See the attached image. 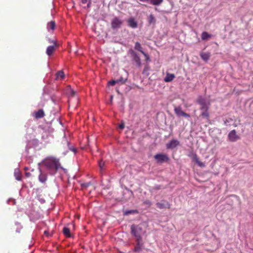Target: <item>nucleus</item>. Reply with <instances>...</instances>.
Segmentation results:
<instances>
[{"label": "nucleus", "instance_id": "1", "mask_svg": "<svg viewBox=\"0 0 253 253\" xmlns=\"http://www.w3.org/2000/svg\"><path fill=\"white\" fill-rule=\"evenodd\" d=\"M42 165L50 175H54L59 169L63 168L59 162V159L55 157L49 156L42 161Z\"/></svg>", "mask_w": 253, "mask_h": 253}, {"label": "nucleus", "instance_id": "2", "mask_svg": "<svg viewBox=\"0 0 253 253\" xmlns=\"http://www.w3.org/2000/svg\"><path fill=\"white\" fill-rule=\"evenodd\" d=\"M197 103L200 106L201 117L203 118L209 119L210 113L209 110L211 106V102L207 101L202 96H199L196 100Z\"/></svg>", "mask_w": 253, "mask_h": 253}, {"label": "nucleus", "instance_id": "3", "mask_svg": "<svg viewBox=\"0 0 253 253\" xmlns=\"http://www.w3.org/2000/svg\"><path fill=\"white\" fill-rule=\"evenodd\" d=\"M131 230L132 234L136 237V240L142 239V229L140 226L133 224L131 226Z\"/></svg>", "mask_w": 253, "mask_h": 253}, {"label": "nucleus", "instance_id": "4", "mask_svg": "<svg viewBox=\"0 0 253 253\" xmlns=\"http://www.w3.org/2000/svg\"><path fill=\"white\" fill-rule=\"evenodd\" d=\"M154 158L158 163L161 164L164 162H168L169 160L168 156L167 154L163 153L157 154L154 156Z\"/></svg>", "mask_w": 253, "mask_h": 253}, {"label": "nucleus", "instance_id": "5", "mask_svg": "<svg viewBox=\"0 0 253 253\" xmlns=\"http://www.w3.org/2000/svg\"><path fill=\"white\" fill-rule=\"evenodd\" d=\"M111 27L113 29L120 28L123 24V20L119 17H115L111 21Z\"/></svg>", "mask_w": 253, "mask_h": 253}, {"label": "nucleus", "instance_id": "6", "mask_svg": "<svg viewBox=\"0 0 253 253\" xmlns=\"http://www.w3.org/2000/svg\"><path fill=\"white\" fill-rule=\"evenodd\" d=\"M52 42L53 45L47 46L46 50V53L49 56H51L59 46L56 41H53Z\"/></svg>", "mask_w": 253, "mask_h": 253}, {"label": "nucleus", "instance_id": "7", "mask_svg": "<svg viewBox=\"0 0 253 253\" xmlns=\"http://www.w3.org/2000/svg\"><path fill=\"white\" fill-rule=\"evenodd\" d=\"M174 111V113L177 116H183L185 118H189L190 117L189 114L186 113L182 110L181 107L180 106L175 107Z\"/></svg>", "mask_w": 253, "mask_h": 253}, {"label": "nucleus", "instance_id": "8", "mask_svg": "<svg viewBox=\"0 0 253 253\" xmlns=\"http://www.w3.org/2000/svg\"><path fill=\"white\" fill-rule=\"evenodd\" d=\"M129 53L132 57L133 60L135 62L136 65L138 67H140L141 65V60L137 54L132 49L129 50Z\"/></svg>", "mask_w": 253, "mask_h": 253}, {"label": "nucleus", "instance_id": "9", "mask_svg": "<svg viewBox=\"0 0 253 253\" xmlns=\"http://www.w3.org/2000/svg\"><path fill=\"white\" fill-rule=\"evenodd\" d=\"M228 138L230 141L235 142L239 139L240 137L236 134L235 130H232L228 134Z\"/></svg>", "mask_w": 253, "mask_h": 253}, {"label": "nucleus", "instance_id": "10", "mask_svg": "<svg viewBox=\"0 0 253 253\" xmlns=\"http://www.w3.org/2000/svg\"><path fill=\"white\" fill-rule=\"evenodd\" d=\"M156 205L157 207L160 209L170 208V205L168 202L166 201H163L162 202H158L156 204Z\"/></svg>", "mask_w": 253, "mask_h": 253}, {"label": "nucleus", "instance_id": "11", "mask_svg": "<svg viewBox=\"0 0 253 253\" xmlns=\"http://www.w3.org/2000/svg\"><path fill=\"white\" fill-rule=\"evenodd\" d=\"M136 245L134 247V251L135 252H140L142 251L143 247V243L141 240H136Z\"/></svg>", "mask_w": 253, "mask_h": 253}, {"label": "nucleus", "instance_id": "12", "mask_svg": "<svg viewBox=\"0 0 253 253\" xmlns=\"http://www.w3.org/2000/svg\"><path fill=\"white\" fill-rule=\"evenodd\" d=\"M134 48L136 50H137L140 51L141 53H142V54L146 57V60H148L149 59V56L142 50V47L140 43L139 42H136L135 43Z\"/></svg>", "mask_w": 253, "mask_h": 253}, {"label": "nucleus", "instance_id": "13", "mask_svg": "<svg viewBox=\"0 0 253 253\" xmlns=\"http://www.w3.org/2000/svg\"><path fill=\"white\" fill-rule=\"evenodd\" d=\"M179 144V142L176 139H172L167 144V149H173Z\"/></svg>", "mask_w": 253, "mask_h": 253}, {"label": "nucleus", "instance_id": "14", "mask_svg": "<svg viewBox=\"0 0 253 253\" xmlns=\"http://www.w3.org/2000/svg\"><path fill=\"white\" fill-rule=\"evenodd\" d=\"M44 115V112L42 109H40L38 111L35 112L33 115L34 117L37 119L42 118Z\"/></svg>", "mask_w": 253, "mask_h": 253}, {"label": "nucleus", "instance_id": "15", "mask_svg": "<svg viewBox=\"0 0 253 253\" xmlns=\"http://www.w3.org/2000/svg\"><path fill=\"white\" fill-rule=\"evenodd\" d=\"M175 78V75L173 74H170L167 73L166 74V76L164 78V81L165 82H171Z\"/></svg>", "mask_w": 253, "mask_h": 253}, {"label": "nucleus", "instance_id": "16", "mask_svg": "<svg viewBox=\"0 0 253 253\" xmlns=\"http://www.w3.org/2000/svg\"><path fill=\"white\" fill-rule=\"evenodd\" d=\"M200 56L204 61L207 62L210 59L211 54L209 52H202L200 53Z\"/></svg>", "mask_w": 253, "mask_h": 253}, {"label": "nucleus", "instance_id": "17", "mask_svg": "<svg viewBox=\"0 0 253 253\" xmlns=\"http://www.w3.org/2000/svg\"><path fill=\"white\" fill-rule=\"evenodd\" d=\"M129 26L132 28H135L137 26V23L135 21L134 19L132 18L129 19L127 21Z\"/></svg>", "mask_w": 253, "mask_h": 253}, {"label": "nucleus", "instance_id": "18", "mask_svg": "<svg viewBox=\"0 0 253 253\" xmlns=\"http://www.w3.org/2000/svg\"><path fill=\"white\" fill-rule=\"evenodd\" d=\"M40 171L41 173L39 176V180L40 182L44 183L47 180V175L45 173L42 172L41 170H40Z\"/></svg>", "mask_w": 253, "mask_h": 253}, {"label": "nucleus", "instance_id": "19", "mask_svg": "<svg viewBox=\"0 0 253 253\" xmlns=\"http://www.w3.org/2000/svg\"><path fill=\"white\" fill-rule=\"evenodd\" d=\"M56 26V24L54 21H51L48 22L47 25V29L48 31L51 30L52 31L54 30Z\"/></svg>", "mask_w": 253, "mask_h": 253}, {"label": "nucleus", "instance_id": "20", "mask_svg": "<svg viewBox=\"0 0 253 253\" xmlns=\"http://www.w3.org/2000/svg\"><path fill=\"white\" fill-rule=\"evenodd\" d=\"M65 77V75L63 71L61 70L58 71L56 74V79H61L63 80Z\"/></svg>", "mask_w": 253, "mask_h": 253}, {"label": "nucleus", "instance_id": "21", "mask_svg": "<svg viewBox=\"0 0 253 253\" xmlns=\"http://www.w3.org/2000/svg\"><path fill=\"white\" fill-rule=\"evenodd\" d=\"M63 232L64 235L67 237H71V234L70 233V230L69 228L64 227L63 229Z\"/></svg>", "mask_w": 253, "mask_h": 253}, {"label": "nucleus", "instance_id": "22", "mask_svg": "<svg viewBox=\"0 0 253 253\" xmlns=\"http://www.w3.org/2000/svg\"><path fill=\"white\" fill-rule=\"evenodd\" d=\"M193 159L200 167H203L205 166L204 164L199 160V159L196 154L194 155Z\"/></svg>", "mask_w": 253, "mask_h": 253}, {"label": "nucleus", "instance_id": "23", "mask_svg": "<svg viewBox=\"0 0 253 253\" xmlns=\"http://www.w3.org/2000/svg\"><path fill=\"white\" fill-rule=\"evenodd\" d=\"M211 37V35L207 32H203L201 35V38L203 40H206Z\"/></svg>", "mask_w": 253, "mask_h": 253}, {"label": "nucleus", "instance_id": "24", "mask_svg": "<svg viewBox=\"0 0 253 253\" xmlns=\"http://www.w3.org/2000/svg\"><path fill=\"white\" fill-rule=\"evenodd\" d=\"M150 3L154 5H159L163 2V0H150Z\"/></svg>", "mask_w": 253, "mask_h": 253}, {"label": "nucleus", "instance_id": "25", "mask_svg": "<svg viewBox=\"0 0 253 253\" xmlns=\"http://www.w3.org/2000/svg\"><path fill=\"white\" fill-rule=\"evenodd\" d=\"M148 22L149 24H155L156 23V19L152 14H150L149 17Z\"/></svg>", "mask_w": 253, "mask_h": 253}, {"label": "nucleus", "instance_id": "26", "mask_svg": "<svg viewBox=\"0 0 253 253\" xmlns=\"http://www.w3.org/2000/svg\"><path fill=\"white\" fill-rule=\"evenodd\" d=\"M14 175L16 180L20 181L21 180V175L18 170H15L14 172Z\"/></svg>", "mask_w": 253, "mask_h": 253}, {"label": "nucleus", "instance_id": "27", "mask_svg": "<svg viewBox=\"0 0 253 253\" xmlns=\"http://www.w3.org/2000/svg\"><path fill=\"white\" fill-rule=\"evenodd\" d=\"M99 166L101 170L103 169L104 166L105 165V162L103 160H100L99 162Z\"/></svg>", "mask_w": 253, "mask_h": 253}, {"label": "nucleus", "instance_id": "28", "mask_svg": "<svg viewBox=\"0 0 253 253\" xmlns=\"http://www.w3.org/2000/svg\"><path fill=\"white\" fill-rule=\"evenodd\" d=\"M126 80L124 79L122 77L120 79L117 80V83H121V84H123L126 82Z\"/></svg>", "mask_w": 253, "mask_h": 253}, {"label": "nucleus", "instance_id": "29", "mask_svg": "<svg viewBox=\"0 0 253 253\" xmlns=\"http://www.w3.org/2000/svg\"><path fill=\"white\" fill-rule=\"evenodd\" d=\"M137 212V211H134V210H129V211H127L125 212V214L126 215H128V214H131V213H136Z\"/></svg>", "mask_w": 253, "mask_h": 253}, {"label": "nucleus", "instance_id": "30", "mask_svg": "<svg viewBox=\"0 0 253 253\" xmlns=\"http://www.w3.org/2000/svg\"><path fill=\"white\" fill-rule=\"evenodd\" d=\"M117 83V80H112L109 82L108 84L110 85H114Z\"/></svg>", "mask_w": 253, "mask_h": 253}, {"label": "nucleus", "instance_id": "31", "mask_svg": "<svg viewBox=\"0 0 253 253\" xmlns=\"http://www.w3.org/2000/svg\"><path fill=\"white\" fill-rule=\"evenodd\" d=\"M75 94H76V92L74 90H71V96H73L75 95Z\"/></svg>", "mask_w": 253, "mask_h": 253}, {"label": "nucleus", "instance_id": "32", "mask_svg": "<svg viewBox=\"0 0 253 253\" xmlns=\"http://www.w3.org/2000/svg\"><path fill=\"white\" fill-rule=\"evenodd\" d=\"M25 175L27 177H30L31 175V174L30 172H26Z\"/></svg>", "mask_w": 253, "mask_h": 253}, {"label": "nucleus", "instance_id": "33", "mask_svg": "<svg viewBox=\"0 0 253 253\" xmlns=\"http://www.w3.org/2000/svg\"><path fill=\"white\" fill-rule=\"evenodd\" d=\"M81 2L83 4H85L87 2V0H82Z\"/></svg>", "mask_w": 253, "mask_h": 253}, {"label": "nucleus", "instance_id": "34", "mask_svg": "<svg viewBox=\"0 0 253 253\" xmlns=\"http://www.w3.org/2000/svg\"><path fill=\"white\" fill-rule=\"evenodd\" d=\"M119 127L121 129H123L124 128V124H121L119 125Z\"/></svg>", "mask_w": 253, "mask_h": 253}, {"label": "nucleus", "instance_id": "35", "mask_svg": "<svg viewBox=\"0 0 253 253\" xmlns=\"http://www.w3.org/2000/svg\"><path fill=\"white\" fill-rule=\"evenodd\" d=\"M139 0L141 1H142V2H148L149 1H150V0Z\"/></svg>", "mask_w": 253, "mask_h": 253}, {"label": "nucleus", "instance_id": "36", "mask_svg": "<svg viewBox=\"0 0 253 253\" xmlns=\"http://www.w3.org/2000/svg\"><path fill=\"white\" fill-rule=\"evenodd\" d=\"M90 3H91L90 1H89L88 3V4H87V7H90Z\"/></svg>", "mask_w": 253, "mask_h": 253}, {"label": "nucleus", "instance_id": "37", "mask_svg": "<svg viewBox=\"0 0 253 253\" xmlns=\"http://www.w3.org/2000/svg\"><path fill=\"white\" fill-rule=\"evenodd\" d=\"M53 41V40H52V41L49 40V42L50 43H51L53 44V42H52Z\"/></svg>", "mask_w": 253, "mask_h": 253}, {"label": "nucleus", "instance_id": "38", "mask_svg": "<svg viewBox=\"0 0 253 253\" xmlns=\"http://www.w3.org/2000/svg\"><path fill=\"white\" fill-rule=\"evenodd\" d=\"M47 233H48L47 231H44V234H47Z\"/></svg>", "mask_w": 253, "mask_h": 253}, {"label": "nucleus", "instance_id": "39", "mask_svg": "<svg viewBox=\"0 0 253 253\" xmlns=\"http://www.w3.org/2000/svg\"><path fill=\"white\" fill-rule=\"evenodd\" d=\"M145 203H146V204H149V203H150V202H149V201H147V202H146Z\"/></svg>", "mask_w": 253, "mask_h": 253}, {"label": "nucleus", "instance_id": "40", "mask_svg": "<svg viewBox=\"0 0 253 253\" xmlns=\"http://www.w3.org/2000/svg\"><path fill=\"white\" fill-rule=\"evenodd\" d=\"M112 98H113V96H111V99L112 100Z\"/></svg>", "mask_w": 253, "mask_h": 253}, {"label": "nucleus", "instance_id": "41", "mask_svg": "<svg viewBox=\"0 0 253 253\" xmlns=\"http://www.w3.org/2000/svg\"><path fill=\"white\" fill-rule=\"evenodd\" d=\"M88 186V184H87L86 185H85L86 187H87Z\"/></svg>", "mask_w": 253, "mask_h": 253}]
</instances>
